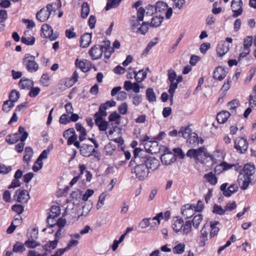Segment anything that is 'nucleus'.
Returning <instances> with one entry per match:
<instances>
[{"mask_svg": "<svg viewBox=\"0 0 256 256\" xmlns=\"http://www.w3.org/2000/svg\"><path fill=\"white\" fill-rule=\"evenodd\" d=\"M78 244V242L77 240L71 239L70 241L68 243L67 246L66 248H61L64 252L68 251L72 247L76 246Z\"/></svg>", "mask_w": 256, "mask_h": 256, "instance_id": "603ef678", "label": "nucleus"}, {"mask_svg": "<svg viewBox=\"0 0 256 256\" xmlns=\"http://www.w3.org/2000/svg\"><path fill=\"white\" fill-rule=\"evenodd\" d=\"M75 128L77 132L80 133L79 140L80 142L84 140L86 138L87 132L86 128L80 123H76L75 124Z\"/></svg>", "mask_w": 256, "mask_h": 256, "instance_id": "5701e85b", "label": "nucleus"}, {"mask_svg": "<svg viewBox=\"0 0 256 256\" xmlns=\"http://www.w3.org/2000/svg\"><path fill=\"white\" fill-rule=\"evenodd\" d=\"M96 152V150L93 148L92 145L83 144L80 148V153L84 156H90Z\"/></svg>", "mask_w": 256, "mask_h": 256, "instance_id": "4468645a", "label": "nucleus"}, {"mask_svg": "<svg viewBox=\"0 0 256 256\" xmlns=\"http://www.w3.org/2000/svg\"><path fill=\"white\" fill-rule=\"evenodd\" d=\"M196 212V206L194 204H186L181 208V212L186 218H190Z\"/></svg>", "mask_w": 256, "mask_h": 256, "instance_id": "9b49d317", "label": "nucleus"}, {"mask_svg": "<svg viewBox=\"0 0 256 256\" xmlns=\"http://www.w3.org/2000/svg\"><path fill=\"white\" fill-rule=\"evenodd\" d=\"M167 4L163 2H156L154 7L156 12H164L167 10Z\"/></svg>", "mask_w": 256, "mask_h": 256, "instance_id": "ea45409f", "label": "nucleus"}, {"mask_svg": "<svg viewBox=\"0 0 256 256\" xmlns=\"http://www.w3.org/2000/svg\"><path fill=\"white\" fill-rule=\"evenodd\" d=\"M191 133H192V130L189 126L185 128L182 127L178 132V134H181L184 138H188L190 136Z\"/></svg>", "mask_w": 256, "mask_h": 256, "instance_id": "a19ab883", "label": "nucleus"}, {"mask_svg": "<svg viewBox=\"0 0 256 256\" xmlns=\"http://www.w3.org/2000/svg\"><path fill=\"white\" fill-rule=\"evenodd\" d=\"M41 36L45 38H48L50 40H54L58 37L56 32L54 33L52 28L48 24H44L41 28Z\"/></svg>", "mask_w": 256, "mask_h": 256, "instance_id": "423d86ee", "label": "nucleus"}, {"mask_svg": "<svg viewBox=\"0 0 256 256\" xmlns=\"http://www.w3.org/2000/svg\"><path fill=\"white\" fill-rule=\"evenodd\" d=\"M250 104L252 106H256V85L254 87L252 92L250 96Z\"/></svg>", "mask_w": 256, "mask_h": 256, "instance_id": "13d9d810", "label": "nucleus"}, {"mask_svg": "<svg viewBox=\"0 0 256 256\" xmlns=\"http://www.w3.org/2000/svg\"><path fill=\"white\" fill-rule=\"evenodd\" d=\"M120 118V116L116 112H113L108 116V120L110 122H114L116 124H119L120 122L119 119Z\"/></svg>", "mask_w": 256, "mask_h": 256, "instance_id": "3c124183", "label": "nucleus"}, {"mask_svg": "<svg viewBox=\"0 0 256 256\" xmlns=\"http://www.w3.org/2000/svg\"><path fill=\"white\" fill-rule=\"evenodd\" d=\"M234 148L242 154L245 152L248 148V142L244 138H238L234 142Z\"/></svg>", "mask_w": 256, "mask_h": 256, "instance_id": "6e6552de", "label": "nucleus"}, {"mask_svg": "<svg viewBox=\"0 0 256 256\" xmlns=\"http://www.w3.org/2000/svg\"><path fill=\"white\" fill-rule=\"evenodd\" d=\"M42 166L43 162L42 160L38 158L36 162H34V165L32 166V170L34 172H36L42 168Z\"/></svg>", "mask_w": 256, "mask_h": 256, "instance_id": "0e129e2a", "label": "nucleus"}, {"mask_svg": "<svg viewBox=\"0 0 256 256\" xmlns=\"http://www.w3.org/2000/svg\"><path fill=\"white\" fill-rule=\"evenodd\" d=\"M186 142L192 146H196L198 144V138L197 134L195 132L191 133L190 136L186 140Z\"/></svg>", "mask_w": 256, "mask_h": 256, "instance_id": "f704fd0d", "label": "nucleus"}, {"mask_svg": "<svg viewBox=\"0 0 256 256\" xmlns=\"http://www.w3.org/2000/svg\"><path fill=\"white\" fill-rule=\"evenodd\" d=\"M14 104L10 100H6L4 102L2 106V110L5 112H9L14 106Z\"/></svg>", "mask_w": 256, "mask_h": 256, "instance_id": "49530a36", "label": "nucleus"}, {"mask_svg": "<svg viewBox=\"0 0 256 256\" xmlns=\"http://www.w3.org/2000/svg\"><path fill=\"white\" fill-rule=\"evenodd\" d=\"M82 194L79 191H74L70 194V200L74 204H78L81 199Z\"/></svg>", "mask_w": 256, "mask_h": 256, "instance_id": "e433bc0d", "label": "nucleus"}, {"mask_svg": "<svg viewBox=\"0 0 256 256\" xmlns=\"http://www.w3.org/2000/svg\"><path fill=\"white\" fill-rule=\"evenodd\" d=\"M40 82L44 86H48L50 84V78L47 74H44L42 75Z\"/></svg>", "mask_w": 256, "mask_h": 256, "instance_id": "4d7b16f0", "label": "nucleus"}, {"mask_svg": "<svg viewBox=\"0 0 256 256\" xmlns=\"http://www.w3.org/2000/svg\"><path fill=\"white\" fill-rule=\"evenodd\" d=\"M134 78L136 82H140L143 81L146 77L147 74L146 71L143 70H139L138 72L134 70Z\"/></svg>", "mask_w": 256, "mask_h": 256, "instance_id": "2f4dec72", "label": "nucleus"}, {"mask_svg": "<svg viewBox=\"0 0 256 256\" xmlns=\"http://www.w3.org/2000/svg\"><path fill=\"white\" fill-rule=\"evenodd\" d=\"M204 178L205 181L212 185H215L218 182V178L212 172H209L204 175Z\"/></svg>", "mask_w": 256, "mask_h": 256, "instance_id": "cd10ccee", "label": "nucleus"}, {"mask_svg": "<svg viewBox=\"0 0 256 256\" xmlns=\"http://www.w3.org/2000/svg\"><path fill=\"white\" fill-rule=\"evenodd\" d=\"M24 245L20 242H17L13 246L12 251L15 252H22L26 250Z\"/></svg>", "mask_w": 256, "mask_h": 256, "instance_id": "37998d69", "label": "nucleus"}, {"mask_svg": "<svg viewBox=\"0 0 256 256\" xmlns=\"http://www.w3.org/2000/svg\"><path fill=\"white\" fill-rule=\"evenodd\" d=\"M29 199V195L27 190H20L18 194V201L21 203L26 202Z\"/></svg>", "mask_w": 256, "mask_h": 256, "instance_id": "473e14b6", "label": "nucleus"}, {"mask_svg": "<svg viewBox=\"0 0 256 256\" xmlns=\"http://www.w3.org/2000/svg\"><path fill=\"white\" fill-rule=\"evenodd\" d=\"M22 64L26 70L31 73L37 72L39 68L38 64L35 60V56L29 54L24 55Z\"/></svg>", "mask_w": 256, "mask_h": 256, "instance_id": "7ed1b4c3", "label": "nucleus"}, {"mask_svg": "<svg viewBox=\"0 0 256 256\" xmlns=\"http://www.w3.org/2000/svg\"><path fill=\"white\" fill-rule=\"evenodd\" d=\"M227 183L223 184L221 185L220 188L223 194L226 196H230L232 194L235 193L238 190V186L236 184H231L226 188Z\"/></svg>", "mask_w": 256, "mask_h": 256, "instance_id": "ddd939ff", "label": "nucleus"}, {"mask_svg": "<svg viewBox=\"0 0 256 256\" xmlns=\"http://www.w3.org/2000/svg\"><path fill=\"white\" fill-rule=\"evenodd\" d=\"M142 100V96L140 94H136L132 97V104L136 106H138L140 105Z\"/></svg>", "mask_w": 256, "mask_h": 256, "instance_id": "774afa93", "label": "nucleus"}, {"mask_svg": "<svg viewBox=\"0 0 256 256\" xmlns=\"http://www.w3.org/2000/svg\"><path fill=\"white\" fill-rule=\"evenodd\" d=\"M203 220V216L201 214H198L194 216L192 220L193 226L198 228Z\"/></svg>", "mask_w": 256, "mask_h": 256, "instance_id": "09e8293b", "label": "nucleus"}, {"mask_svg": "<svg viewBox=\"0 0 256 256\" xmlns=\"http://www.w3.org/2000/svg\"><path fill=\"white\" fill-rule=\"evenodd\" d=\"M21 41L22 43L28 46H31L34 44L35 38L34 36H30L28 38L22 36L21 38Z\"/></svg>", "mask_w": 256, "mask_h": 256, "instance_id": "6e6d98bb", "label": "nucleus"}, {"mask_svg": "<svg viewBox=\"0 0 256 256\" xmlns=\"http://www.w3.org/2000/svg\"><path fill=\"white\" fill-rule=\"evenodd\" d=\"M205 150L206 149L204 147H201L197 150L190 149L187 152L186 156L197 160L199 156H202L204 154Z\"/></svg>", "mask_w": 256, "mask_h": 256, "instance_id": "dca6fc26", "label": "nucleus"}, {"mask_svg": "<svg viewBox=\"0 0 256 256\" xmlns=\"http://www.w3.org/2000/svg\"><path fill=\"white\" fill-rule=\"evenodd\" d=\"M116 105V102L113 100H110L107 101L105 103L102 104L98 108V112L100 113H102L103 116H106L107 112L106 110L108 108H111L112 106H114Z\"/></svg>", "mask_w": 256, "mask_h": 256, "instance_id": "a211bd4d", "label": "nucleus"}, {"mask_svg": "<svg viewBox=\"0 0 256 256\" xmlns=\"http://www.w3.org/2000/svg\"><path fill=\"white\" fill-rule=\"evenodd\" d=\"M76 66L79 68L83 72H87L91 68L90 62L86 60H78L77 58L75 61Z\"/></svg>", "mask_w": 256, "mask_h": 256, "instance_id": "2eb2a0df", "label": "nucleus"}, {"mask_svg": "<svg viewBox=\"0 0 256 256\" xmlns=\"http://www.w3.org/2000/svg\"><path fill=\"white\" fill-rule=\"evenodd\" d=\"M226 75V72L222 66H218L214 72L213 77L219 80H223Z\"/></svg>", "mask_w": 256, "mask_h": 256, "instance_id": "aec40b11", "label": "nucleus"}, {"mask_svg": "<svg viewBox=\"0 0 256 256\" xmlns=\"http://www.w3.org/2000/svg\"><path fill=\"white\" fill-rule=\"evenodd\" d=\"M253 42V38L251 36H248L244 40L243 46L250 48Z\"/></svg>", "mask_w": 256, "mask_h": 256, "instance_id": "338daca9", "label": "nucleus"}, {"mask_svg": "<svg viewBox=\"0 0 256 256\" xmlns=\"http://www.w3.org/2000/svg\"><path fill=\"white\" fill-rule=\"evenodd\" d=\"M239 106V102L237 100H234L228 102V108L232 112L235 109Z\"/></svg>", "mask_w": 256, "mask_h": 256, "instance_id": "680f3d73", "label": "nucleus"}, {"mask_svg": "<svg viewBox=\"0 0 256 256\" xmlns=\"http://www.w3.org/2000/svg\"><path fill=\"white\" fill-rule=\"evenodd\" d=\"M219 224L218 222H211L210 223V227L211 228L210 234V238H212L216 236L220 230V228L216 226Z\"/></svg>", "mask_w": 256, "mask_h": 256, "instance_id": "c756f323", "label": "nucleus"}, {"mask_svg": "<svg viewBox=\"0 0 256 256\" xmlns=\"http://www.w3.org/2000/svg\"><path fill=\"white\" fill-rule=\"evenodd\" d=\"M142 21L134 16L133 18V19L130 22V26L133 32H136L138 28V26L140 25V22Z\"/></svg>", "mask_w": 256, "mask_h": 256, "instance_id": "8fccbe9b", "label": "nucleus"}, {"mask_svg": "<svg viewBox=\"0 0 256 256\" xmlns=\"http://www.w3.org/2000/svg\"><path fill=\"white\" fill-rule=\"evenodd\" d=\"M168 80L170 82L168 92L170 94V99L172 102L174 97V94L177 88V84H175L176 78V74L174 70L170 69L168 70Z\"/></svg>", "mask_w": 256, "mask_h": 256, "instance_id": "39448f33", "label": "nucleus"}, {"mask_svg": "<svg viewBox=\"0 0 256 256\" xmlns=\"http://www.w3.org/2000/svg\"><path fill=\"white\" fill-rule=\"evenodd\" d=\"M58 241L55 240L52 241H49L44 246V249L46 251H49L50 250H54L56 248Z\"/></svg>", "mask_w": 256, "mask_h": 256, "instance_id": "de8ad7c7", "label": "nucleus"}, {"mask_svg": "<svg viewBox=\"0 0 256 256\" xmlns=\"http://www.w3.org/2000/svg\"><path fill=\"white\" fill-rule=\"evenodd\" d=\"M185 249V244L184 243H179L174 246L172 248V252L175 254H182Z\"/></svg>", "mask_w": 256, "mask_h": 256, "instance_id": "c03bdc74", "label": "nucleus"}, {"mask_svg": "<svg viewBox=\"0 0 256 256\" xmlns=\"http://www.w3.org/2000/svg\"><path fill=\"white\" fill-rule=\"evenodd\" d=\"M232 166V165L228 164L225 162H223L220 164L217 165L214 168L215 174H219L222 172L228 170Z\"/></svg>", "mask_w": 256, "mask_h": 256, "instance_id": "c85d7f7f", "label": "nucleus"}, {"mask_svg": "<svg viewBox=\"0 0 256 256\" xmlns=\"http://www.w3.org/2000/svg\"><path fill=\"white\" fill-rule=\"evenodd\" d=\"M90 6L88 2H84L82 6L81 17L86 18L90 13Z\"/></svg>", "mask_w": 256, "mask_h": 256, "instance_id": "79ce46f5", "label": "nucleus"}, {"mask_svg": "<svg viewBox=\"0 0 256 256\" xmlns=\"http://www.w3.org/2000/svg\"><path fill=\"white\" fill-rule=\"evenodd\" d=\"M20 97V92L16 90H13L11 91L9 95L8 100H10V102L14 104V102H16L19 99Z\"/></svg>", "mask_w": 256, "mask_h": 256, "instance_id": "a18cd8bd", "label": "nucleus"}, {"mask_svg": "<svg viewBox=\"0 0 256 256\" xmlns=\"http://www.w3.org/2000/svg\"><path fill=\"white\" fill-rule=\"evenodd\" d=\"M104 58L108 59L114 52L113 48L110 47V42L109 40L104 41Z\"/></svg>", "mask_w": 256, "mask_h": 256, "instance_id": "4be33fe9", "label": "nucleus"}, {"mask_svg": "<svg viewBox=\"0 0 256 256\" xmlns=\"http://www.w3.org/2000/svg\"><path fill=\"white\" fill-rule=\"evenodd\" d=\"M160 160L163 164L168 165L174 162L176 159L174 154L169 152V150L167 148H166L164 153L160 156Z\"/></svg>", "mask_w": 256, "mask_h": 256, "instance_id": "f8f14e48", "label": "nucleus"}, {"mask_svg": "<svg viewBox=\"0 0 256 256\" xmlns=\"http://www.w3.org/2000/svg\"><path fill=\"white\" fill-rule=\"evenodd\" d=\"M52 4H48L46 8H43L36 14V18L40 22H44L49 18L53 11Z\"/></svg>", "mask_w": 256, "mask_h": 256, "instance_id": "20e7f679", "label": "nucleus"}, {"mask_svg": "<svg viewBox=\"0 0 256 256\" xmlns=\"http://www.w3.org/2000/svg\"><path fill=\"white\" fill-rule=\"evenodd\" d=\"M244 176H248L250 178L255 172V166L253 164H247L244 165L243 168Z\"/></svg>", "mask_w": 256, "mask_h": 256, "instance_id": "a878e982", "label": "nucleus"}, {"mask_svg": "<svg viewBox=\"0 0 256 256\" xmlns=\"http://www.w3.org/2000/svg\"><path fill=\"white\" fill-rule=\"evenodd\" d=\"M164 20V17L162 16L154 17L150 23V26L151 27L156 28L160 25Z\"/></svg>", "mask_w": 256, "mask_h": 256, "instance_id": "58836bf2", "label": "nucleus"}, {"mask_svg": "<svg viewBox=\"0 0 256 256\" xmlns=\"http://www.w3.org/2000/svg\"><path fill=\"white\" fill-rule=\"evenodd\" d=\"M122 0H108L105 8L106 10H108L113 8H117L121 2Z\"/></svg>", "mask_w": 256, "mask_h": 256, "instance_id": "4c0bfd02", "label": "nucleus"}, {"mask_svg": "<svg viewBox=\"0 0 256 256\" xmlns=\"http://www.w3.org/2000/svg\"><path fill=\"white\" fill-rule=\"evenodd\" d=\"M34 152L31 147H26L24 150V155L23 158L24 162L26 164L27 166H28L29 162L33 156Z\"/></svg>", "mask_w": 256, "mask_h": 256, "instance_id": "b1692460", "label": "nucleus"}, {"mask_svg": "<svg viewBox=\"0 0 256 256\" xmlns=\"http://www.w3.org/2000/svg\"><path fill=\"white\" fill-rule=\"evenodd\" d=\"M146 98L150 102L156 101V94L152 88H148L146 90Z\"/></svg>", "mask_w": 256, "mask_h": 256, "instance_id": "c9c22d12", "label": "nucleus"}, {"mask_svg": "<svg viewBox=\"0 0 256 256\" xmlns=\"http://www.w3.org/2000/svg\"><path fill=\"white\" fill-rule=\"evenodd\" d=\"M250 182L251 179L248 177V176H244L242 174H240L238 176V182L242 190H246Z\"/></svg>", "mask_w": 256, "mask_h": 256, "instance_id": "f3484780", "label": "nucleus"}, {"mask_svg": "<svg viewBox=\"0 0 256 256\" xmlns=\"http://www.w3.org/2000/svg\"><path fill=\"white\" fill-rule=\"evenodd\" d=\"M57 218L53 214H49L47 218V222L50 227L53 228L56 226Z\"/></svg>", "mask_w": 256, "mask_h": 256, "instance_id": "864d4df0", "label": "nucleus"}, {"mask_svg": "<svg viewBox=\"0 0 256 256\" xmlns=\"http://www.w3.org/2000/svg\"><path fill=\"white\" fill-rule=\"evenodd\" d=\"M148 23L146 22H143L140 27L138 28L136 32L140 33L142 34H145L148 30Z\"/></svg>", "mask_w": 256, "mask_h": 256, "instance_id": "5fc2aeb1", "label": "nucleus"}, {"mask_svg": "<svg viewBox=\"0 0 256 256\" xmlns=\"http://www.w3.org/2000/svg\"><path fill=\"white\" fill-rule=\"evenodd\" d=\"M18 85L22 89L28 90L33 86L34 82L30 79L23 77L20 80Z\"/></svg>", "mask_w": 256, "mask_h": 256, "instance_id": "412c9836", "label": "nucleus"}, {"mask_svg": "<svg viewBox=\"0 0 256 256\" xmlns=\"http://www.w3.org/2000/svg\"><path fill=\"white\" fill-rule=\"evenodd\" d=\"M24 244L28 248H34L36 246H40V244L33 240H28L25 242Z\"/></svg>", "mask_w": 256, "mask_h": 256, "instance_id": "e2e57ef3", "label": "nucleus"}, {"mask_svg": "<svg viewBox=\"0 0 256 256\" xmlns=\"http://www.w3.org/2000/svg\"><path fill=\"white\" fill-rule=\"evenodd\" d=\"M242 0H232L231 3L232 10L234 12L232 17L237 18L240 16L243 11L242 8Z\"/></svg>", "mask_w": 256, "mask_h": 256, "instance_id": "9d476101", "label": "nucleus"}, {"mask_svg": "<svg viewBox=\"0 0 256 256\" xmlns=\"http://www.w3.org/2000/svg\"><path fill=\"white\" fill-rule=\"evenodd\" d=\"M18 134L19 136L22 134L20 141H25L28 136V133L25 130L24 128L22 126H20L18 128Z\"/></svg>", "mask_w": 256, "mask_h": 256, "instance_id": "bf43d9fd", "label": "nucleus"}, {"mask_svg": "<svg viewBox=\"0 0 256 256\" xmlns=\"http://www.w3.org/2000/svg\"><path fill=\"white\" fill-rule=\"evenodd\" d=\"M230 114L228 111H222L219 112L216 116V120L218 123H224L230 118Z\"/></svg>", "mask_w": 256, "mask_h": 256, "instance_id": "bb28decb", "label": "nucleus"}, {"mask_svg": "<svg viewBox=\"0 0 256 256\" xmlns=\"http://www.w3.org/2000/svg\"><path fill=\"white\" fill-rule=\"evenodd\" d=\"M92 208V206L88 204H85L82 206V212H80L79 217L81 216H86Z\"/></svg>", "mask_w": 256, "mask_h": 256, "instance_id": "052dcab7", "label": "nucleus"}, {"mask_svg": "<svg viewBox=\"0 0 256 256\" xmlns=\"http://www.w3.org/2000/svg\"><path fill=\"white\" fill-rule=\"evenodd\" d=\"M28 96L31 98L36 97L40 92V88L38 87L31 88Z\"/></svg>", "mask_w": 256, "mask_h": 256, "instance_id": "69168bd1", "label": "nucleus"}, {"mask_svg": "<svg viewBox=\"0 0 256 256\" xmlns=\"http://www.w3.org/2000/svg\"><path fill=\"white\" fill-rule=\"evenodd\" d=\"M20 140V136L18 132L8 136L6 138V141L10 144L16 143Z\"/></svg>", "mask_w": 256, "mask_h": 256, "instance_id": "72a5a7b5", "label": "nucleus"}, {"mask_svg": "<svg viewBox=\"0 0 256 256\" xmlns=\"http://www.w3.org/2000/svg\"><path fill=\"white\" fill-rule=\"evenodd\" d=\"M134 155V161L136 164L134 173L136 178L140 180L148 177L150 170H156L160 166V162L158 159L148 156L142 150L135 149Z\"/></svg>", "mask_w": 256, "mask_h": 256, "instance_id": "f257e3e1", "label": "nucleus"}, {"mask_svg": "<svg viewBox=\"0 0 256 256\" xmlns=\"http://www.w3.org/2000/svg\"><path fill=\"white\" fill-rule=\"evenodd\" d=\"M92 42V35L86 33L81 36L80 46L84 48H87Z\"/></svg>", "mask_w": 256, "mask_h": 256, "instance_id": "393cba45", "label": "nucleus"}, {"mask_svg": "<svg viewBox=\"0 0 256 256\" xmlns=\"http://www.w3.org/2000/svg\"><path fill=\"white\" fill-rule=\"evenodd\" d=\"M104 52L103 45H95L89 50V54L93 60L100 59Z\"/></svg>", "mask_w": 256, "mask_h": 256, "instance_id": "1a4fd4ad", "label": "nucleus"}, {"mask_svg": "<svg viewBox=\"0 0 256 256\" xmlns=\"http://www.w3.org/2000/svg\"><path fill=\"white\" fill-rule=\"evenodd\" d=\"M208 228V224H204L200 230V241L204 246L206 242L208 240V232L207 229Z\"/></svg>", "mask_w": 256, "mask_h": 256, "instance_id": "7c9ffc66", "label": "nucleus"}, {"mask_svg": "<svg viewBox=\"0 0 256 256\" xmlns=\"http://www.w3.org/2000/svg\"><path fill=\"white\" fill-rule=\"evenodd\" d=\"M229 50V45L226 42H220L216 48L217 54L219 56L224 55Z\"/></svg>", "mask_w": 256, "mask_h": 256, "instance_id": "6ab92c4d", "label": "nucleus"}, {"mask_svg": "<svg viewBox=\"0 0 256 256\" xmlns=\"http://www.w3.org/2000/svg\"><path fill=\"white\" fill-rule=\"evenodd\" d=\"M106 116L102 115V113L98 112H96L94 115L96 124L98 126L100 131H106L108 126V122L103 118Z\"/></svg>", "mask_w": 256, "mask_h": 256, "instance_id": "0eeeda50", "label": "nucleus"}, {"mask_svg": "<svg viewBox=\"0 0 256 256\" xmlns=\"http://www.w3.org/2000/svg\"><path fill=\"white\" fill-rule=\"evenodd\" d=\"M172 226L176 232H180L186 236L190 234L192 230V222L190 220L184 222L180 216H175L173 218Z\"/></svg>", "mask_w": 256, "mask_h": 256, "instance_id": "f03ea898", "label": "nucleus"}]
</instances>
